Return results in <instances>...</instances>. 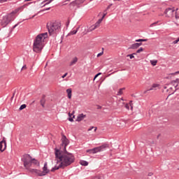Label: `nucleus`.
I'll return each mask as SVG.
<instances>
[{
  "label": "nucleus",
  "instance_id": "nucleus-38",
  "mask_svg": "<svg viewBox=\"0 0 179 179\" xmlns=\"http://www.w3.org/2000/svg\"><path fill=\"white\" fill-rule=\"evenodd\" d=\"M154 24H157V22H154L150 25V27H152Z\"/></svg>",
  "mask_w": 179,
  "mask_h": 179
},
{
  "label": "nucleus",
  "instance_id": "nucleus-11",
  "mask_svg": "<svg viewBox=\"0 0 179 179\" xmlns=\"http://www.w3.org/2000/svg\"><path fill=\"white\" fill-rule=\"evenodd\" d=\"M48 173H50V169H48L47 162H45L43 168L42 174L43 176H46V174H48Z\"/></svg>",
  "mask_w": 179,
  "mask_h": 179
},
{
  "label": "nucleus",
  "instance_id": "nucleus-13",
  "mask_svg": "<svg viewBox=\"0 0 179 179\" xmlns=\"http://www.w3.org/2000/svg\"><path fill=\"white\" fill-rule=\"evenodd\" d=\"M85 0H76L70 3V6H75V5H80V3H83Z\"/></svg>",
  "mask_w": 179,
  "mask_h": 179
},
{
  "label": "nucleus",
  "instance_id": "nucleus-26",
  "mask_svg": "<svg viewBox=\"0 0 179 179\" xmlns=\"http://www.w3.org/2000/svg\"><path fill=\"white\" fill-rule=\"evenodd\" d=\"M44 104H45V99H43L41 100V105L44 107Z\"/></svg>",
  "mask_w": 179,
  "mask_h": 179
},
{
  "label": "nucleus",
  "instance_id": "nucleus-9",
  "mask_svg": "<svg viewBox=\"0 0 179 179\" xmlns=\"http://www.w3.org/2000/svg\"><path fill=\"white\" fill-rule=\"evenodd\" d=\"M157 89H160V85L159 84H152L151 87L145 91H144L143 94H146L148 92H150L152 90H157Z\"/></svg>",
  "mask_w": 179,
  "mask_h": 179
},
{
  "label": "nucleus",
  "instance_id": "nucleus-44",
  "mask_svg": "<svg viewBox=\"0 0 179 179\" xmlns=\"http://www.w3.org/2000/svg\"><path fill=\"white\" fill-rule=\"evenodd\" d=\"M46 1H49V2H52V1L54 0H46Z\"/></svg>",
  "mask_w": 179,
  "mask_h": 179
},
{
  "label": "nucleus",
  "instance_id": "nucleus-4",
  "mask_svg": "<svg viewBox=\"0 0 179 179\" xmlns=\"http://www.w3.org/2000/svg\"><path fill=\"white\" fill-rule=\"evenodd\" d=\"M20 9H22V7L18 8L13 11L11 13L3 16L1 22V26H2V27H6L7 25L10 23V22L15 20V16H13V15H16V13H17V12H19Z\"/></svg>",
  "mask_w": 179,
  "mask_h": 179
},
{
  "label": "nucleus",
  "instance_id": "nucleus-25",
  "mask_svg": "<svg viewBox=\"0 0 179 179\" xmlns=\"http://www.w3.org/2000/svg\"><path fill=\"white\" fill-rule=\"evenodd\" d=\"M136 43H142V41H148V39H137Z\"/></svg>",
  "mask_w": 179,
  "mask_h": 179
},
{
  "label": "nucleus",
  "instance_id": "nucleus-36",
  "mask_svg": "<svg viewBox=\"0 0 179 179\" xmlns=\"http://www.w3.org/2000/svg\"><path fill=\"white\" fill-rule=\"evenodd\" d=\"M125 108H127V110H129V105L128 103L125 105Z\"/></svg>",
  "mask_w": 179,
  "mask_h": 179
},
{
  "label": "nucleus",
  "instance_id": "nucleus-24",
  "mask_svg": "<svg viewBox=\"0 0 179 179\" xmlns=\"http://www.w3.org/2000/svg\"><path fill=\"white\" fill-rule=\"evenodd\" d=\"M106 15H107V10H106L103 12V15L101 19H99V20H101V22H103V19H104V17H106Z\"/></svg>",
  "mask_w": 179,
  "mask_h": 179
},
{
  "label": "nucleus",
  "instance_id": "nucleus-49",
  "mask_svg": "<svg viewBox=\"0 0 179 179\" xmlns=\"http://www.w3.org/2000/svg\"><path fill=\"white\" fill-rule=\"evenodd\" d=\"M16 26H17V24H15V25L14 26V28L16 27Z\"/></svg>",
  "mask_w": 179,
  "mask_h": 179
},
{
  "label": "nucleus",
  "instance_id": "nucleus-32",
  "mask_svg": "<svg viewBox=\"0 0 179 179\" xmlns=\"http://www.w3.org/2000/svg\"><path fill=\"white\" fill-rule=\"evenodd\" d=\"M44 2H46V3H45V5H49V3H51V2H50V1H47V0H45Z\"/></svg>",
  "mask_w": 179,
  "mask_h": 179
},
{
  "label": "nucleus",
  "instance_id": "nucleus-43",
  "mask_svg": "<svg viewBox=\"0 0 179 179\" xmlns=\"http://www.w3.org/2000/svg\"><path fill=\"white\" fill-rule=\"evenodd\" d=\"M94 128H95L94 129V132H96V131H97V127H94Z\"/></svg>",
  "mask_w": 179,
  "mask_h": 179
},
{
  "label": "nucleus",
  "instance_id": "nucleus-33",
  "mask_svg": "<svg viewBox=\"0 0 179 179\" xmlns=\"http://www.w3.org/2000/svg\"><path fill=\"white\" fill-rule=\"evenodd\" d=\"M103 54H104V52H100V53H99L98 55H97V57H101V55H103Z\"/></svg>",
  "mask_w": 179,
  "mask_h": 179
},
{
  "label": "nucleus",
  "instance_id": "nucleus-7",
  "mask_svg": "<svg viewBox=\"0 0 179 179\" xmlns=\"http://www.w3.org/2000/svg\"><path fill=\"white\" fill-rule=\"evenodd\" d=\"M175 10L173 8H166L164 11L165 17H173L174 16Z\"/></svg>",
  "mask_w": 179,
  "mask_h": 179
},
{
  "label": "nucleus",
  "instance_id": "nucleus-29",
  "mask_svg": "<svg viewBox=\"0 0 179 179\" xmlns=\"http://www.w3.org/2000/svg\"><path fill=\"white\" fill-rule=\"evenodd\" d=\"M10 0H0V3H5V2H9Z\"/></svg>",
  "mask_w": 179,
  "mask_h": 179
},
{
  "label": "nucleus",
  "instance_id": "nucleus-40",
  "mask_svg": "<svg viewBox=\"0 0 179 179\" xmlns=\"http://www.w3.org/2000/svg\"><path fill=\"white\" fill-rule=\"evenodd\" d=\"M93 128H94V127H92L90 128V129H88V131H92V129H93Z\"/></svg>",
  "mask_w": 179,
  "mask_h": 179
},
{
  "label": "nucleus",
  "instance_id": "nucleus-30",
  "mask_svg": "<svg viewBox=\"0 0 179 179\" xmlns=\"http://www.w3.org/2000/svg\"><path fill=\"white\" fill-rule=\"evenodd\" d=\"M142 51H143V48H141L140 49H138V50L136 51V52H137L138 54H139L140 52H142Z\"/></svg>",
  "mask_w": 179,
  "mask_h": 179
},
{
  "label": "nucleus",
  "instance_id": "nucleus-14",
  "mask_svg": "<svg viewBox=\"0 0 179 179\" xmlns=\"http://www.w3.org/2000/svg\"><path fill=\"white\" fill-rule=\"evenodd\" d=\"M85 117H86V115L83 113H80L78 115L76 121L78 122H80V121H83V120H85Z\"/></svg>",
  "mask_w": 179,
  "mask_h": 179
},
{
  "label": "nucleus",
  "instance_id": "nucleus-47",
  "mask_svg": "<svg viewBox=\"0 0 179 179\" xmlns=\"http://www.w3.org/2000/svg\"><path fill=\"white\" fill-rule=\"evenodd\" d=\"M96 179H101V177H99L98 178H96Z\"/></svg>",
  "mask_w": 179,
  "mask_h": 179
},
{
  "label": "nucleus",
  "instance_id": "nucleus-16",
  "mask_svg": "<svg viewBox=\"0 0 179 179\" xmlns=\"http://www.w3.org/2000/svg\"><path fill=\"white\" fill-rule=\"evenodd\" d=\"M79 59H78L77 57H73L71 61L70 62L69 66H73V65H76V64L78 62Z\"/></svg>",
  "mask_w": 179,
  "mask_h": 179
},
{
  "label": "nucleus",
  "instance_id": "nucleus-31",
  "mask_svg": "<svg viewBox=\"0 0 179 179\" xmlns=\"http://www.w3.org/2000/svg\"><path fill=\"white\" fill-rule=\"evenodd\" d=\"M100 75H101V73H97V74L94 76V80H96V78L97 77L100 76Z\"/></svg>",
  "mask_w": 179,
  "mask_h": 179
},
{
  "label": "nucleus",
  "instance_id": "nucleus-5",
  "mask_svg": "<svg viewBox=\"0 0 179 179\" xmlns=\"http://www.w3.org/2000/svg\"><path fill=\"white\" fill-rule=\"evenodd\" d=\"M47 27L50 34H54V33H58L61 30V22H54L47 24Z\"/></svg>",
  "mask_w": 179,
  "mask_h": 179
},
{
  "label": "nucleus",
  "instance_id": "nucleus-51",
  "mask_svg": "<svg viewBox=\"0 0 179 179\" xmlns=\"http://www.w3.org/2000/svg\"><path fill=\"white\" fill-rule=\"evenodd\" d=\"M64 5H66V3H64Z\"/></svg>",
  "mask_w": 179,
  "mask_h": 179
},
{
  "label": "nucleus",
  "instance_id": "nucleus-15",
  "mask_svg": "<svg viewBox=\"0 0 179 179\" xmlns=\"http://www.w3.org/2000/svg\"><path fill=\"white\" fill-rule=\"evenodd\" d=\"M142 45V43H134L130 46L131 50H136V48H138V47H141Z\"/></svg>",
  "mask_w": 179,
  "mask_h": 179
},
{
  "label": "nucleus",
  "instance_id": "nucleus-10",
  "mask_svg": "<svg viewBox=\"0 0 179 179\" xmlns=\"http://www.w3.org/2000/svg\"><path fill=\"white\" fill-rule=\"evenodd\" d=\"M171 85H173L175 87V92L176 90H178L179 89V78H176V80H173L171 82Z\"/></svg>",
  "mask_w": 179,
  "mask_h": 179
},
{
  "label": "nucleus",
  "instance_id": "nucleus-48",
  "mask_svg": "<svg viewBox=\"0 0 179 179\" xmlns=\"http://www.w3.org/2000/svg\"><path fill=\"white\" fill-rule=\"evenodd\" d=\"M69 1H71V0H67L66 2H69Z\"/></svg>",
  "mask_w": 179,
  "mask_h": 179
},
{
  "label": "nucleus",
  "instance_id": "nucleus-41",
  "mask_svg": "<svg viewBox=\"0 0 179 179\" xmlns=\"http://www.w3.org/2000/svg\"><path fill=\"white\" fill-rule=\"evenodd\" d=\"M110 6H108L107 7V8H106V10H108V9H110Z\"/></svg>",
  "mask_w": 179,
  "mask_h": 179
},
{
  "label": "nucleus",
  "instance_id": "nucleus-35",
  "mask_svg": "<svg viewBox=\"0 0 179 179\" xmlns=\"http://www.w3.org/2000/svg\"><path fill=\"white\" fill-rule=\"evenodd\" d=\"M68 76V73H66L64 75H63V76H62V79L65 78L66 76Z\"/></svg>",
  "mask_w": 179,
  "mask_h": 179
},
{
  "label": "nucleus",
  "instance_id": "nucleus-23",
  "mask_svg": "<svg viewBox=\"0 0 179 179\" xmlns=\"http://www.w3.org/2000/svg\"><path fill=\"white\" fill-rule=\"evenodd\" d=\"M125 90V88H121L119 90L118 92H117V96H121L123 94V92Z\"/></svg>",
  "mask_w": 179,
  "mask_h": 179
},
{
  "label": "nucleus",
  "instance_id": "nucleus-37",
  "mask_svg": "<svg viewBox=\"0 0 179 179\" xmlns=\"http://www.w3.org/2000/svg\"><path fill=\"white\" fill-rule=\"evenodd\" d=\"M131 103H132V101H130V107H131V108L132 110V108H134V106H133Z\"/></svg>",
  "mask_w": 179,
  "mask_h": 179
},
{
  "label": "nucleus",
  "instance_id": "nucleus-39",
  "mask_svg": "<svg viewBox=\"0 0 179 179\" xmlns=\"http://www.w3.org/2000/svg\"><path fill=\"white\" fill-rule=\"evenodd\" d=\"M178 73H179V71H176V73H172V75H177V74H178Z\"/></svg>",
  "mask_w": 179,
  "mask_h": 179
},
{
  "label": "nucleus",
  "instance_id": "nucleus-17",
  "mask_svg": "<svg viewBox=\"0 0 179 179\" xmlns=\"http://www.w3.org/2000/svg\"><path fill=\"white\" fill-rule=\"evenodd\" d=\"M175 21H173V23L176 24V26H179V23H178V19H179V14L177 12H175Z\"/></svg>",
  "mask_w": 179,
  "mask_h": 179
},
{
  "label": "nucleus",
  "instance_id": "nucleus-1",
  "mask_svg": "<svg viewBox=\"0 0 179 179\" xmlns=\"http://www.w3.org/2000/svg\"><path fill=\"white\" fill-rule=\"evenodd\" d=\"M62 143L59 149H55L56 164L51 171H55V170H59V169H65V167L71 166L75 162V156L66 151V146L69 145V140L66 138V136H62Z\"/></svg>",
  "mask_w": 179,
  "mask_h": 179
},
{
  "label": "nucleus",
  "instance_id": "nucleus-3",
  "mask_svg": "<svg viewBox=\"0 0 179 179\" xmlns=\"http://www.w3.org/2000/svg\"><path fill=\"white\" fill-rule=\"evenodd\" d=\"M47 37H48V33L47 32L40 34L36 37L33 44L34 52H41L43 48H44V41H45Z\"/></svg>",
  "mask_w": 179,
  "mask_h": 179
},
{
  "label": "nucleus",
  "instance_id": "nucleus-21",
  "mask_svg": "<svg viewBox=\"0 0 179 179\" xmlns=\"http://www.w3.org/2000/svg\"><path fill=\"white\" fill-rule=\"evenodd\" d=\"M78 30H79V28H77L76 30L71 31L69 34V36H73V34H76V33H78Z\"/></svg>",
  "mask_w": 179,
  "mask_h": 179
},
{
  "label": "nucleus",
  "instance_id": "nucleus-6",
  "mask_svg": "<svg viewBox=\"0 0 179 179\" xmlns=\"http://www.w3.org/2000/svg\"><path fill=\"white\" fill-rule=\"evenodd\" d=\"M107 147H108L107 144H104L99 147H96L90 150H87L86 152L89 153L90 155H94L96 153H99V152H103V150H104V149H106V148Z\"/></svg>",
  "mask_w": 179,
  "mask_h": 179
},
{
  "label": "nucleus",
  "instance_id": "nucleus-45",
  "mask_svg": "<svg viewBox=\"0 0 179 179\" xmlns=\"http://www.w3.org/2000/svg\"><path fill=\"white\" fill-rule=\"evenodd\" d=\"M31 1V0H25V2H27V1Z\"/></svg>",
  "mask_w": 179,
  "mask_h": 179
},
{
  "label": "nucleus",
  "instance_id": "nucleus-46",
  "mask_svg": "<svg viewBox=\"0 0 179 179\" xmlns=\"http://www.w3.org/2000/svg\"><path fill=\"white\" fill-rule=\"evenodd\" d=\"M120 100L124 101V99H123V98H121Z\"/></svg>",
  "mask_w": 179,
  "mask_h": 179
},
{
  "label": "nucleus",
  "instance_id": "nucleus-8",
  "mask_svg": "<svg viewBox=\"0 0 179 179\" xmlns=\"http://www.w3.org/2000/svg\"><path fill=\"white\" fill-rule=\"evenodd\" d=\"M101 23V20H98V21L94 25H92L88 29L87 31H93V30H96V29H99V27H100Z\"/></svg>",
  "mask_w": 179,
  "mask_h": 179
},
{
  "label": "nucleus",
  "instance_id": "nucleus-22",
  "mask_svg": "<svg viewBox=\"0 0 179 179\" xmlns=\"http://www.w3.org/2000/svg\"><path fill=\"white\" fill-rule=\"evenodd\" d=\"M150 64L152 66H156L157 65V60H150Z\"/></svg>",
  "mask_w": 179,
  "mask_h": 179
},
{
  "label": "nucleus",
  "instance_id": "nucleus-18",
  "mask_svg": "<svg viewBox=\"0 0 179 179\" xmlns=\"http://www.w3.org/2000/svg\"><path fill=\"white\" fill-rule=\"evenodd\" d=\"M73 114H75V111H73L72 113H69V120L71 122H73V118H75V115H73Z\"/></svg>",
  "mask_w": 179,
  "mask_h": 179
},
{
  "label": "nucleus",
  "instance_id": "nucleus-27",
  "mask_svg": "<svg viewBox=\"0 0 179 179\" xmlns=\"http://www.w3.org/2000/svg\"><path fill=\"white\" fill-rule=\"evenodd\" d=\"M134 55H135V53L131 54V55H127V57H129L130 59H132L133 58H135V56H134Z\"/></svg>",
  "mask_w": 179,
  "mask_h": 179
},
{
  "label": "nucleus",
  "instance_id": "nucleus-42",
  "mask_svg": "<svg viewBox=\"0 0 179 179\" xmlns=\"http://www.w3.org/2000/svg\"><path fill=\"white\" fill-rule=\"evenodd\" d=\"M51 8H46L45 10H50Z\"/></svg>",
  "mask_w": 179,
  "mask_h": 179
},
{
  "label": "nucleus",
  "instance_id": "nucleus-50",
  "mask_svg": "<svg viewBox=\"0 0 179 179\" xmlns=\"http://www.w3.org/2000/svg\"><path fill=\"white\" fill-rule=\"evenodd\" d=\"M113 1H121V0H113Z\"/></svg>",
  "mask_w": 179,
  "mask_h": 179
},
{
  "label": "nucleus",
  "instance_id": "nucleus-19",
  "mask_svg": "<svg viewBox=\"0 0 179 179\" xmlns=\"http://www.w3.org/2000/svg\"><path fill=\"white\" fill-rule=\"evenodd\" d=\"M66 93L69 99H72V90L71 89H67Z\"/></svg>",
  "mask_w": 179,
  "mask_h": 179
},
{
  "label": "nucleus",
  "instance_id": "nucleus-20",
  "mask_svg": "<svg viewBox=\"0 0 179 179\" xmlns=\"http://www.w3.org/2000/svg\"><path fill=\"white\" fill-rule=\"evenodd\" d=\"M80 164L81 166H89V162H87V161H85V160H80Z\"/></svg>",
  "mask_w": 179,
  "mask_h": 179
},
{
  "label": "nucleus",
  "instance_id": "nucleus-12",
  "mask_svg": "<svg viewBox=\"0 0 179 179\" xmlns=\"http://www.w3.org/2000/svg\"><path fill=\"white\" fill-rule=\"evenodd\" d=\"M6 149V141H1L0 142V152H3Z\"/></svg>",
  "mask_w": 179,
  "mask_h": 179
},
{
  "label": "nucleus",
  "instance_id": "nucleus-28",
  "mask_svg": "<svg viewBox=\"0 0 179 179\" xmlns=\"http://www.w3.org/2000/svg\"><path fill=\"white\" fill-rule=\"evenodd\" d=\"M26 108V104H22L20 107V110H24V108Z\"/></svg>",
  "mask_w": 179,
  "mask_h": 179
},
{
  "label": "nucleus",
  "instance_id": "nucleus-2",
  "mask_svg": "<svg viewBox=\"0 0 179 179\" xmlns=\"http://www.w3.org/2000/svg\"><path fill=\"white\" fill-rule=\"evenodd\" d=\"M22 162L24 163V166L27 170L30 171V173H33V174H36V176H39L40 177H43L42 171L33 169L35 166H38V162L36 159H32L31 157L29 155H24L22 158Z\"/></svg>",
  "mask_w": 179,
  "mask_h": 179
},
{
  "label": "nucleus",
  "instance_id": "nucleus-34",
  "mask_svg": "<svg viewBox=\"0 0 179 179\" xmlns=\"http://www.w3.org/2000/svg\"><path fill=\"white\" fill-rule=\"evenodd\" d=\"M24 69H27V67L26 66V65H24L22 68V71H24Z\"/></svg>",
  "mask_w": 179,
  "mask_h": 179
}]
</instances>
